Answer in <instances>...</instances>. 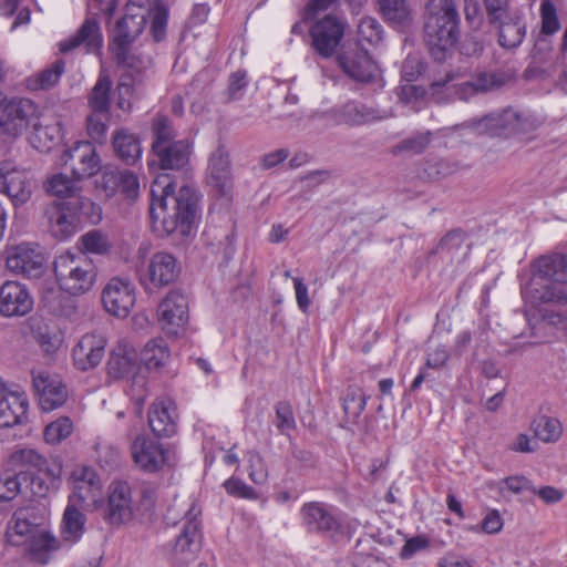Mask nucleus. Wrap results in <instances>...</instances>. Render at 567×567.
Wrapping results in <instances>:
<instances>
[{
  "mask_svg": "<svg viewBox=\"0 0 567 567\" xmlns=\"http://www.w3.org/2000/svg\"><path fill=\"white\" fill-rule=\"evenodd\" d=\"M169 10L163 0H127L122 16L110 31L109 51L121 68L142 71L146 68L133 52L134 42L151 20L150 32L156 42L166 37Z\"/></svg>",
  "mask_w": 567,
  "mask_h": 567,
  "instance_id": "obj_1",
  "label": "nucleus"
},
{
  "mask_svg": "<svg viewBox=\"0 0 567 567\" xmlns=\"http://www.w3.org/2000/svg\"><path fill=\"white\" fill-rule=\"evenodd\" d=\"M169 174H159L151 185L150 216L156 230L165 235H190L202 218L199 193L188 185L176 192Z\"/></svg>",
  "mask_w": 567,
  "mask_h": 567,
  "instance_id": "obj_2",
  "label": "nucleus"
},
{
  "mask_svg": "<svg viewBox=\"0 0 567 567\" xmlns=\"http://www.w3.org/2000/svg\"><path fill=\"white\" fill-rule=\"evenodd\" d=\"M415 74L406 73L405 83L398 91L400 101L415 109H420L427 100L437 103L452 96L467 100L473 94L498 90L515 81L514 73H474L468 80H462L464 73H444L425 84L419 78L414 79Z\"/></svg>",
  "mask_w": 567,
  "mask_h": 567,
  "instance_id": "obj_3",
  "label": "nucleus"
},
{
  "mask_svg": "<svg viewBox=\"0 0 567 567\" xmlns=\"http://www.w3.org/2000/svg\"><path fill=\"white\" fill-rule=\"evenodd\" d=\"M347 22L336 14L328 13L317 20L310 28V37L315 51L324 59L336 54L338 66L341 71H374L377 62L368 50L358 42H349L337 52L344 37Z\"/></svg>",
  "mask_w": 567,
  "mask_h": 567,
  "instance_id": "obj_4",
  "label": "nucleus"
},
{
  "mask_svg": "<svg viewBox=\"0 0 567 567\" xmlns=\"http://www.w3.org/2000/svg\"><path fill=\"white\" fill-rule=\"evenodd\" d=\"M522 296L532 306L567 305V255L540 256L532 264V277L522 287Z\"/></svg>",
  "mask_w": 567,
  "mask_h": 567,
  "instance_id": "obj_5",
  "label": "nucleus"
},
{
  "mask_svg": "<svg viewBox=\"0 0 567 567\" xmlns=\"http://www.w3.org/2000/svg\"><path fill=\"white\" fill-rule=\"evenodd\" d=\"M460 38V16L453 0H430L426 4L424 39L432 58L443 61Z\"/></svg>",
  "mask_w": 567,
  "mask_h": 567,
  "instance_id": "obj_6",
  "label": "nucleus"
},
{
  "mask_svg": "<svg viewBox=\"0 0 567 567\" xmlns=\"http://www.w3.org/2000/svg\"><path fill=\"white\" fill-rule=\"evenodd\" d=\"M13 473L24 482L29 481L37 495H44L49 485H54L61 476L62 466L49 464L48 460L33 449H20L10 455Z\"/></svg>",
  "mask_w": 567,
  "mask_h": 567,
  "instance_id": "obj_7",
  "label": "nucleus"
},
{
  "mask_svg": "<svg viewBox=\"0 0 567 567\" xmlns=\"http://www.w3.org/2000/svg\"><path fill=\"white\" fill-rule=\"evenodd\" d=\"M53 271L61 290L72 296L91 290L96 278L93 261L83 252L60 254L53 261Z\"/></svg>",
  "mask_w": 567,
  "mask_h": 567,
  "instance_id": "obj_8",
  "label": "nucleus"
},
{
  "mask_svg": "<svg viewBox=\"0 0 567 567\" xmlns=\"http://www.w3.org/2000/svg\"><path fill=\"white\" fill-rule=\"evenodd\" d=\"M206 182L210 195L219 203L220 207L229 208L233 200L234 181L229 155L223 146H218L210 154Z\"/></svg>",
  "mask_w": 567,
  "mask_h": 567,
  "instance_id": "obj_9",
  "label": "nucleus"
},
{
  "mask_svg": "<svg viewBox=\"0 0 567 567\" xmlns=\"http://www.w3.org/2000/svg\"><path fill=\"white\" fill-rule=\"evenodd\" d=\"M106 370L107 375L114 380L132 378L133 386L137 388L134 396L140 401L144 399L146 377L141 372L136 352L132 348L118 343L110 353Z\"/></svg>",
  "mask_w": 567,
  "mask_h": 567,
  "instance_id": "obj_10",
  "label": "nucleus"
},
{
  "mask_svg": "<svg viewBox=\"0 0 567 567\" xmlns=\"http://www.w3.org/2000/svg\"><path fill=\"white\" fill-rule=\"evenodd\" d=\"M137 512V498L126 481H114L109 486L107 506L104 519L111 525L120 526L130 522Z\"/></svg>",
  "mask_w": 567,
  "mask_h": 567,
  "instance_id": "obj_11",
  "label": "nucleus"
},
{
  "mask_svg": "<svg viewBox=\"0 0 567 567\" xmlns=\"http://www.w3.org/2000/svg\"><path fill=\"white\" fill-rule=\"evenodd\" d=\"M302 525L309 533L333 537L342 532V524L333 506L308 502L300 508Z\"/></svg>",
  "mask_w": 567,
  "mask_h": 567,
  "instance_id": "obj_12",
  "label": "nucleus"
},
{
  "mask_svg": "<svg viewBox=\"0 0 567 567\" xmlns=\"http://www.w3.org/2000/svg\"><path fill=\"white\" fill-rule=\"evenodd\" d=\"M181 270V265L174 255L158 251L150 258L145 271L141 275V284L146 291L153 292L156 288L175 282Z\"/></svg>",
  "mask_w": 567,
  "mask_h": 567,
  "instance_id": "obj_13",
  "label": "nucleus"
},
{
  "mask_svg": "<svg viewBox=\"0 0 567 567\" xmlns=\"http://www.w3.org/2000/svg\"><path fill=\"white\" fill-rule=\"evenodd\" d=\"M37 113V105L29 99H7L0 93V128L9 135H18L29 125Z\"/></svg>",
  "mask_w": 567,
  "mask_h": 567,
  "instance_id": "obj_14",
  "label": "nucleus"
},
{
  "mask_svg": "<svg viewBox=\"0 0 567 567\" xmlns=\"http://www.w3.org/2000/svg\"><path fill=\"white\" fill-rule=\"evenodd\" d=\"M157 319L162 330L168 336H177L188 321V301L178 290H171L157 308Z\"/></svg>",
  "mask_w": 567,
  "mask_h": 567,
  "instance_id": "obj_15",
  "label": "nucleus"
},
{
  "mask_svg": "<svg viewBox=\"0 0 567 567\" xmlns=\"http://www.w3.org/2000/svg\"><path fill=\"white\" fill-rule=\"evenodd\" d=\"M63 161L69 165L72 176L82 181L95 175L101 168V159L95 146L89 141L76 142L64 152Z\"/></svg>",
  "mask_w": 567,
  "mask_h": 567,
  "instance_id": "obj_16",
  "label": "nucleus"
},
{
  "mask_svg": "<svg viewBox=\"0 0 567 567\" xmlns=\"http://www.w3.org/2000/svg\"><path fill=\"white\" fill-rule=\"evenodd\" d=\"M72 494L69 502L89 506L95 504L102 494V481L96 471L91 466H78L70 476Z\"/></svg>",
  "mask_w": 567,
  "mask_h": 567,
  "instance_id": "obj_17",
  "label": "nucleus"
},
{
  "mask_svg": "<svg viewBox=\"0 0 567 567\" xmlns=\"http://www.w3.org/2000/svg\"><path fill=\"white\" fill-rule=\"evenodd\" d=\"M0 190L4 192L14 206L25 204L32 194L29 174L20 169L13 162L0 163Z\"/></svg>",
  "mask_w": 567,
  "mask_h": 567,
  "instance_id": "obj_18",
  "label": "nucleus"
},
{
  "mask_svg": "<svg viewBox=\"0 0 567 567\" xmlns=\"http://www.w3.org/2000/svg\"><path fill=\"white\" fill-rule=\"evenodd\" d=\"M514 120L512 107L493 111L481 117H473L461 124V127L477 135L491 137H509L513 135L511 121Z\"/></svg>",
  "mask_w": 567,
  "mask_h": 567,
  "instance_id": "obj_19",
  "label": "nucleus"
},
{
  "mask_svg": "<svg viewBox=\"0 0 567 567\" xmlns=\"http://www.w3.org/2000/svg\"><path fill=\"white\" fill-rule=\"evenodd\" d=\"M104 309L112 316L125 318L135 303V289L128 280L113 278L102 291Z\"/></svg>",
  "mask_w": 567,
  "mask_h": 567,
  "instance_id": "obj_20",
  "label": "nucleus"
},
{
  "mask_svg": "<svg viewBox=\"0 0 567 567\" xmlns=\"http://www.w3.org/2000/svg\"><path fill=\"white\" fill-rule=\"evenodd\" d=\"M44 517L35 507L18 508L7 527L8 542L14 546L28 543L29 538L41 528Z\"/></svg>",
  "mask_w": 567,
  "mask_h": 567,
  "instance_id": "obj_21",
  "label": "nucleus"
},
{
  "mask_svg": "<svg viewBox=\"0 0 567 567\" xmlns=\"http://www.w3.org/2000/svg\"><path fill=\"white\" fill-rule=\"evenodd\" d=\"M131 454L134 463L144 472L155 473L167 461L163 445L146 434L137 435L131 444Z\"/></svg>",
  "mask_w": 567,
  "mask_h": 567,
  "instance_id": "obj_22",
  "label": "nucleus"
},
{
  "mask_svg": "<svg viewBox=\"0 0 567 567\" xmlns=\"http://www.w3.org/2000/svg\"><path fill=\"white\" fill-rule=\"evenodd\" d=\"M33 308L28 288L18 281H6L0 287V315L7 318L22 317Z\"/></svg>",
  "mask_w": 567,
  "mask_h": 567,
  "instance_id": "obj_23",
  "label": "nucleus"
},
{
  "mask_svg": "<svg viewBox=\"0 0 567 567\" xmlns=\"http://www.w3.org/2000/svg\"><path fill=\"white\" fill-rule=\"evenodd\" d=\"M33 388L39 399V405L44 412L62 406L68 398V391L62 381L47 372L33 373Z\"/></svg>",
  "mask_w": 567,
  "mask_h": 567,
  "instance_id": "obj_24",
  "label": "nucleus"
},
{
  "mask_svg": "<svg viewBox=\"0 0 567 567\" xmlns=\"http://www.w3.org/2000/svg\"><path fill=\"white\" fill-rule=\"evenodd\" d=\"M106 339L102 334L86 333L72 350L73 364L78 370L89 371L100 364L105 354Z\"/></svg>",
  "mask_w": 567,
  "mask_h": 567,
  "instance_id": "obj_25",
  "label": "nucleus"
},
{
  "mask_svg": "<svg viewBox=\"0 0 567 567\" xmlns=\"http://www.w3.org/2000/svg\"><path fill=\"white\" fill-rule=\"evenodd\" d=\"M84 47L87 53H97L103 47V33L95 18H86L76 32L59 42L61 53Z\"/></svg>",
  "mask_w": 567,
  "mask_h": 567,
  "instance_id": "obj_26",
  "label": "nucleus"
},
{
  "mask_svg": "<svg viewBox=\"0 0 567 567\" xmlns=\"http://www.w3.org/2000/svg\"><path fill=\"white\" fill-rule=\"evenodd\" d=\"M44 257L28 245H18L11 248L7 256V267L16 274L27 278H39L43 272Z\"/></svg>",
  "mask_w": 567,
  "mask_h": 567,
  "instance_id": "obj_27",
  "label": "nucleus"
},
{
  "mask_svg": "<svg viewBox=\"0 0 567 567\" xmlns=\"http://www.w3.org/2000/svg\"><path fill=\"white\" fill-rule=\"evenodd\" d=\"M148 425L157 437H171L177 432V412L169 399H159L148 410Z\"/></svg>",
  "mask_w": 567,
  "mask_h": 567,
  "instance_id": "obj_28",
  "label": "nucleus"
},
{
  "mask_svg": "<svg viewBox=\"0 0 567 567\" xmlns=\"http://www.w3.org/2000/svg\"><path fill=\"white\" fill-rule=\"evenodd\" d=\"M52 235L59 240L70 238L76 230V216L70 208V202L53 200L44 209Z\"/></svg>",
  "mask_w": 567,
  "mask_h": 567,
  "instance_id": "obj_29",
  "label": "nucleus"
},
{
  "mask_svg": "<svg viewBox=\"0 0 567 567\" xmlns=\"http://www.w3.org/2000/svg\"><path fill=\"white\" fill-rule=\"evenodd\" d=\"M327 114L333 116L337 124H346L351 127L365 125L388 117L385 111L354 102L346 103L342 107L338 110L333 109Z\"/></svg>",
  "mask_w": 567,
  "mask_h": 567,
  "instance_id": "obj_30",
  "label": "nucleus"
},
{
  "mask_svg": "<svg viewBox=\"0 0 567 567\" xmlns=\"http://www.w3.org/2000/svg\"><path fill=\"white\" fill-rule=\"evenodd\" d=\"M207 246L216 254H221L224 259H229L234 254L235 225L227 212L225 225H208L203 234Z\"/></svg>",
  "mask_w": 567,
  "mask_h": 567,
  "instance_id": "obj_31",
  "label": "nucleus"
},
{
  "mask_svg": "<svg viewBox=\"0 0 567 567\" xmlns=\"http://www.w3.org/2000/svg\"><path fill=\"white\" fill-rule=\"evenodd\" d=\"M153 155L159 168L178 171L189 161L190 145L186 140L172 142L163 147L157 143Z\"/></svg>",
  "mask_w": 567,
  "mask_h": 567,
  "instance_id": "obj_32",
  "label": "nucleus"
},
{
  "mask_svg": "<svg viewBox=\"0 0 567 567\" xmlns=\"http://www.w3.org/2000/svg\"><path fill=\"white\" fill-rule=\"evenodd\" d=\"M112 146L116 158L125 165L133 166L141 161L142 145L140 137L128 128H118L112 136Z\"/></svg>",
  "mask_w": 567,
  "mask_h": 567,
  "instance_id": "obj_33",
  "label": "nucleus"
},
{
  "mask_svg": "<svg viewBox=\"0 0 567 567\" xmlns=\"http://www.w3.org/2000/svg\"><path fill=\"white\" fill-rule=\"evenodd\" d=\"M465 233L461 229L451 230L440 240L431 254L439 255L443 260L451 264H460L470 252V246L465 245Z\"/></svg>",
  "mask_w": 567,
  "mask_h": 567,
  "instance_id": "obj_34",
  "label": "nucleus"
},
{
  "mask_svg": "<svg viewBox=\"0 0 567 567\" xmlns=\"http://www.w3.org/2000/svg\"><path fill=\"white\" fill-rule=\"evenodd\" d=\"M84 506L68 502L61 522V536L63 540L74 544L81 539L85 530L86 517L81 511Z\"/></svg>",
  "mask_w": 567,
  "mask_h": 567,
  "instance_id": "obj_35",
  "label": "nucleus"
},
{
  "mask_svg": "<svg viewBox=\"0 0 567 567\" xmlns=\"http://www.w3.org/2000/svg\"><path fill=\"white\" fill-rule=\"evenodd\" d=\"M498 42L503 48L514 49L518 47L526 33V27L516 14H508L507 18L497 21Z\"/></svg>",
  "mask_w": 567,
  "mask_h": 567,
  "instance_id": "obj_36",
  "label": "nucleus"
},
{
  "mask_svg": "<svg viewBox=\"0 0 567 567\" xmlns=\"http://www.w3.org/2000/svg\"><path fill=\"white\" fill-rule=\"evenodd\" d=\"M383 18L395 28H405L412 20L406 0H378Z\"/></svg>",
  "mask_w": 567,
  "mask_h": 567,
  "instance_id": "obj_37",
  "label": "nucleus"
},
{
  "mask_svg": "<svg viewBox=\"0 0 567 567\" xmlns=\"http://www.w3.org/2000/svg\"><path fill=\"white\" fill-rule=\"evenodd\" d=\"M530 430L535 437L544 443L558 442L564 432L563 424L557 417L545 414L538 415L533 420Z\"/></svg>",
  "mask_w": 567,
  "mask_h": 567,
  "instance_id": "obj_38",
  "label": "nucleus"
},
{
  "mask_svg": "<svg viewBox=\"0 0 567 567\" xmlns=\"http://www.w3.org/2000/svg\"><path fill=\"white\" fill-rule=\"evenodd\" d=\"M200 547L199 523L189 519L185 523L181 534L176 537L174 551L193 556Z\"/></svg>",
  "mask_w": 567,
  "mask_h": 567,
  "instance_id": "obj_39",
  "label": "nucleus"
},
{
  "mask_svg": "<svg viewBox=\"0 0 567 567\" xmlns=\"http://www.w3.org/2000/svg\"><path fill=\"white\" fill-rule=\"evenodd\" d=\"M169 358V349L166 341L156 338L148 341L141 351V362L147 370H156L163 367Z\"/></svg>",
  "mask_w": 567,
  "mask_h": 567,
  "instance_id": "obj_40",
  "label": "nucleus"
},
{
  "mask_svg": "<svg viewBox=\"0 0 567 567\" xmlns=\"http://www.w3.org/2000/svg\"><path fill=\"white\" fill-rule=\"evenodd\" d=\"M78 245L80 248L79 252H83L85 255H107L112 249V243L107 236V234L103 233L101 229H92L87 233L83 234L79 240Z\"/></svg>",
  "mask_w": 567,
  "mask_h": 567,
  "instance_id": "obj_41",
  "label": "nucleus"
},
{
  "mask_svg": "<svg viewBox=\"0 0 567 567\" xmlns=\"http://www.w3.org/2000/svg\"><path fill=\"white\" fill-rule=\"evenodd\" d=\"M28 543L32 557L42 564L48 561L49 554L51 551L59 548V540L49 532L41 528L35 533V535L29 538Z\"/></svg>",
  "mask_w": 567,
  "mask_h": 567,
  "instance_id": "obj_42",
  "label": "nucleus"
},
{
  "mask_svg": "<svg viewBox=\"0 0 567 567\" xmlns=\"http://www.w3.org/2000/svg\"><path fill=\"white\" fill-rule=\"evenodd\" d=\"M69 202L71 210L76 216L78 224L81 221H87L96 225L101 221L102 208L90 198L76 195L72 196V199H69Z\"/></svg>",
  "mask_w": 567,
  "mask_h": 567,
  "instance_id": "obj_43",
  "label": "nucleus"
},
{
  "mask_svg": "<svg viewBox=\"0 0 567 567\" xmlns=\"http://www.w3.org/2000/svg\"><path fill=\"white\" fill-rule=\"evenodd\" d=\"M44 308L54 316L70 318L75 313L76 307L71 297L64 296L60 291H49L43 298Z\"/></svg>",
  "mask_w": 567,
  "mask_h": 567,
  "instance_id": "obj_44",
  "label": "nucleus"
},
{
  "mask_svg": "<svg viewBox=\"0 0 567 567\" xmlns=\"http://www.w3.org/2000/svg\"><path fill=\"white\" fill-rule=\"evenodd\" d=\"M368 396L357 385H349L341 398L342 408L348 419H358L364 411Z\"/></svg>",
  "mask_w": 567,
  "mask_h": 567,
  "instance_id": "obj_45",
  "label": "nucleus"
},
{
  "mask_svg": "<svg viewBox=\"0 0 567 567\" xmlns=\"http://www.w3.org/2000/svg\"><path fill=\"white\" fill-rule=\"evenodd\" d=\"M432 134L430 131L417 132L406 138H403L400 143L392 147V154H404V155H417L423 153L430 142Z\"/></svg>",
  "mask_w": 567,
  "mask_h": 567,
  "instance_id": "obj_46",
  "label": "nucleus"
},
{
  "mask_svg": "<svg viewBox=\"0 0 567 567\" xmlns=\"http://www.w3.org/2000/svg\"><path fill=\"white\" fill-rule=\"evenodd\" d=\"M112 81L107 75L99 79L89 97L91 111L110 112V91Z\"/></svg>",
  "mask_w": 567,
  "mask_h": 567,
  "instance_id": "obj_47",
  "label": "nucleus"
},
{
  "mask_svg": "<svg viewBox=\"0 0 567 567\" xmlns=\"http://www.w3.org/2000/svg\"><path fill=\"white\" fill-rule=\"evenodd\" d=\"M76 182L64 174H55L47 181L45 190L56 197L72 199L80 190Z\"/></svg>",
  "mask_w": 567,
  "mask_h": 567,
  "instance_id": "obj_48",
  "label": "nucleus"
},
{
  "mask_svg": "<svg viewBox=\"0 0 567 567\" xmlns=\"http://www.w3.org/2000/svg\"><path fill=\"white\" fill-rule=\"evenodd\" d=\"M514 120L511 121L514 134H528L536 131L544 120L529 111H518L512 107Z\"/></svg>",
  "mask_w": 567,
  "mask_h": 567,
  "instance_id": "obj_49",
  "label": "nucleus"
},
{
  "mask_svg": "<svg viewBox=\"0 0 567 567\" xmlns=\"http://www.w3.org/2000/svg\"><path fill=\"white\" fill-rule=\"evenodd\" d=\"M110 112L91 111L86 117V131L89 136L96 143H103L106 137Z\"/></svg>",
  "mask_w": 567,
  "mask_h": 567,
  "instance_id": "obj_50",
  "label": "nucleus"
},
{
  "mask_svg": "<svg viewBox=\"0 0 567 567\" xmlns=\"http://www.w3.org/2000/svg\"><path fill=\"white\" fill-rule=\"evenodd\" d=\"M275 425L278 432L282 435H290V432L297 426L292 405L288 401H279L275 405Z\"/></svg>",
  "mask_w": 567,
  "mask_h": 567,
  "instance_id": "obj_51",
  "label": "nucleus"
},
{
  "mask_svg": "<svg viewBox=\"0 0 567 567\" xmlns=\"http://www.w3.org/2000/svg\"><path fill=\"white\" fill-rule=\"evenodd\" d=\"M73 430L72 421L69 417H60L48 424L44 429V440L50 444H58L66 439Z\"/></svg>",
  "mask_w": 567,
  "mask_h": 567,
  "instance_id": "obj_52",
  "label": "nucleus"
},
{
  "mask_svg": "<svg viewBox=\"0 0 567 567\" xmlns=\"http://www.w3.org/2000/svg\"><path fill=\"white\" fill-rule=\"evenodd\" d=\"M542 33L553 35L560 29V22L557 16L555 4L545 0L540 4Z\"/></svg>",
  "mask_w": 567,
  "mask_h": 567,
  "instance_id": "obj_53",
  "label": "nucleus"
},
{
  "mask_svg": "<svg viewBox=\"0 0 567 567\" xmlns=\"http://www.w3.org/2000/svg\"><path fill=\"white\" fill-rule=\"evenodd\" d=\"M358 33L362 40L378 44L383 38V28L377 19L364 17L358 25Z\"/></svg>",
  "mask_w": 567,
  "mask_h": 567,
  "instance_id": "obj_54",
  "label": "nucleus"
},
{
  "mask_svg": "<svg viewBox=\"0 0 567 567\" xmlns=\"http://www.w3.org/2000/svg\"><path fill=\"white\" fill-rule=\"evenodd\" d=\"M154 141L152 144V151L155 152V146L158 144L163 146L175 142V133L171 125L169 120L166 116H157L153 124Z\"/></svg>",
  "mask_w": 567,
  "mask_h": 567,
  "instance_id": "obj_55",
  "label": "nucleus"
},
{
  "mask_svg": "<svg viewBox=\"0 0 567 567\" xmlns=\"http://www.w3.org/2000/svg\"><path fill=\"white\" fill-rule=\"evenodd\" d=\"M118 192L130 200H135L140 193L138 177L133 172L125 169L118 172Z\"/></svg>",
  "mask_w": 567,
  "mask_h": 567,
  "instance_id": "obj_56",
  "label": "nucleus"
},
{
  "mask_svg": "<svg viewBox=\"0 0 567 567\" xmlns=\"http://www.w3.org/2000/svg\"><path fill=\"white\" fill-rule=\"evenodd\" d=\"M226 492L238 498L257 499L258 493L251 486L247 485L244 481L237 477H230L224 482Z\"/></svg>",
  "mask_w": 567,
  "mask_h": 567,
  "instance_id": "obj_57",
  "label": "nucleus"
},
{
  "mask_svg": "<svg viewBox=\"0 0 567 567\" xmlns=\"http://www.w3.org/2000/svg\"><path fill=\"white\" fill-rule=\"evenodd\" d=\"M248 476L255 484H262L268 477L264 458L257 452H250L248 457Z\"/></svg>",
  "mask_w": 567,
  "mask_h": 567,
  "instance_id": "obj_58",
  "label": "nucleus"
},
{
  "mask_svg": "<svg viewBox=\"0 0 567 567\" xmlns=\"http://www.w3.org/2000/svg\"><path fill=\"white\" fill-rule=\"evenodd\" d=\"M21 488V480L13 473L0 477V503L13 499Z\"/></svg>",
  "mask_w": 567,
  "mask_h": 567,
  "instance_id": "obj_59",
  "label": "nucleus"
},
{
  "mask_svg": "<svg viewBox=\"0 0 567 567\" xmlns=\"http://www.w3.org/2000/svg\"><path fill=\"white\" fill-rule=\"evenodd\" d=\"M61 73H34L27 79V87L31 91L49 90L53 87Z\"/></svg>",
  "mask_w": 567,
  "mask_h": 567,
  "instance_id": "obj_60",
  "label": "nucleus"
},
{
  "mask_svg": "<svg viewBox=\"0 0 567 567\" xmlns=\"http://www.w3.org/2000/svg\"><path fill=\"white\" fill-rule=\"evenodd\" d=\"M361 542H358L352 554V565L354 567H389L386 561L375 555L360 550Z\"/></svg>",
  "mask_w": 567,
  "mask_h": 567,
  "instance_id": "obj_61",
  "label": "nucleus"
},
{
  "mask_svg": "<svg viewBox=\"0 0 567 567\" xmlns=\"http://www.w3.org/2000/svg\"><path fill=\"white\" fill-rule=\"evenodd\" d=\"M488 21L495 24L497 21L507 18L508 0H483Z\"/></svg>",
  "mask_w": 567,
  "mask_h": 567,
  "instance_id": "obj_62",
  "label": "nucleus"
},
{
  "mask_svg": "<svg viewBox=\"0 0 567 567\" xmlns=\"http://www.w3.org/2000/svg\"><path fill=\"white\" fill-rule=\"evenodd\" d=\"M349 81L357 82L362 86H369L372 91L381 90L384 86L382 73H344Z\"/></svg>",
  "mask_w": 567,
  "mask_h": 567,
  "instance_id": "obj_63",
  "label": "nucleus"
},
{
  "mask_svg": "<svg viewBox=\"0 0 567 567\" xmlns=\"http://www.w3.org/2000/svg\"><path fill=\"white\" fill-rule=\"evenodd\" d=\"M246 73H231L228 80L227 95L229 101L239 100L247 87Z\"/></svg>",
  "mask_w": 567,
  "mask_h": 567,
  "instance_id": "obj_64",
  "label": "nucleus"
}]
</instances>
